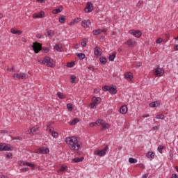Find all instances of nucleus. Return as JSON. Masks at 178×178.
Listing matches in <instances>:
<instances>
[{
    "instance_id": "obj_33",
    "label": "nucleus",
    "mask_w": 178,
    "mask_h": 178,
    "mask_svg": "<svg viewBox=\"0 0 178 178\" xmlns=\"http://www.w3.org/2000/svg\"><path fill=\"white\" fill-rule=\"evenodd\" d=\"M65 21H66V17H65L64 15L61 16V17L58 19L59 23H65Z\"/></svg>"
},
{
    "instance_id": "obj_11",
    "label": "nucleus",
    "mask_w": 178,
    "mask_h": 178,
    "mask_svg": "<svg viewBox=\"0 0 178 178\" xmlns=\"http://www.w3.org/2000/svg\"><path fill=\"white\" fill-rule=\"evenodd\" d=\"M125 44L129 47V48H134L137 46V42L133 39H129Z\"/></svg>"
},
{
    "instance_id": "obj_28",
    "label": "nucleus",
    "mask_w": 178,
    "mask_h": 178,
    "mask_svg": "<svg viewBox=\"0 0 178 178\" xmlns=\"http://www.w3.org/2000/svg\"><path fill=\"white\" fill-rule=\"evenodd\" d=\"M72 161L73 162H75V163H77V162H83V161H84V157L74 158Z\"/></svg>"
},
{
    "instance_id": "obj_58",
    "label": "nucleus",
    "mask_w": 178,
    "mask_h": 178,
    "mask_svg": "<svg viewBox=\"0 0 178 178\" xmlns=\"http://www.w3.org/2000/svg\"><path fill=\"white\" fill-rule=\"evenodd\" d=\"M159 129V127H158V126H154L153 127V130H158Z\"/></svg>"
},
{
    "instance_id": "obj_41",
    "label": "nucleus",
    "mask_w": 178,
    "mask_h": 178,
    "mask_svg": "<svg viewBox=\"0 0 178 178\" xmlns=\"http://www.w3.org/2000/svg\"><path fill=\"white\" fill-rule=\"evenodd\" d=\"M156 119H161V120H163V119H165V115H163V114L157 115Z\"/></svg>"
},
{
    "instance_id": "obj_13",
    "label": "nucleus",
    "mask_w": 178,
    "mask_h": 178,
    "mask_svg": "<svg viewBox=\"0 0 178 178\" xmlns=\"http://www.w3.org/2000/svg\"><path fill=\"white\" fill-rule=\"evenodd\" d=\"M19 165H22V166H29V168H32V169H35V165L29 163V162H24V161H19L18 162Z\"/></svg>"
},
{
    "instance_id": "obj_55",
    "label": "nucleus",
    "mask_w": 178,
    "mask_h": 178,
    "mask_svg": "<svg viewBox=\"0 0 178 178\" xmlns=\"http://www.w3.org/2000/svg\"><path fill=\"white\" fill-rule=\"evenodd\" d=\"M79 47H80V44H75V45L74 46V48L75 49H79Z\"/></svg>"
},
{
    "instance_id": "obj_10",
    "label": "nucleus",
    "mask_w": 178,
    "mask_h": 178,
    "mask_svg": "<svg viewBox=\"0 0 178 178\" xmlns=\"http://www.w3.org/2000/svg\"><path fill=\"white\" fill-rule=\"evenodd\" d=\"M93 10L94 6H92V3H91V2H88L84 9L85 13H90V12H92Z\"/></svg>"
},
{
    "instance_id": "obj_6",
    "label": "nucleus",
    "mask_w": 178,
    "mask_h": 178,
    "mask_svg": "<svg viewBox=\"0 0 178 178\" xmlns=\"http://www.w3.org/2000/svg\"><path fill=\"white\" fill-rule=\"evenodd\" d=\"M154 74L156 76V77H162L163 74H165V71L163 69L157 67L156 69L154 70Z\"/></svg>"
},
{
    "instance_id": "obj_5",
    "label": "nucleus",
    "mask_w": 178,
    "mask_h": 178,
    "mask_svg": "<svg viewBox=\"0 0 178 178\" xmlns=\"http://www.w3.org/2000/svg\"><path fill=\"white\" fill-rule=\"evenodd\" d=\"M106 151H108V146H106L103 149L95 150L94 154L98 156H105Z\"/></svg>"
},
{
    "instance_id": "obj_25",
    "label": "nucleus",
    "mask_w": 178,
    "mask_h": 178,
    "mask_svg": "<svg viewBox=\"0 0 178 178\" xmlns=\"http://www.w3.org/2000/svg\"><path fill=\"white\" fill-rule=\"evenodd\" d=\"M55 32L53 30H48L45 33L46 37H54Z\"/></svg>"
},
{
    "instance_id": "obj_16",
    "label": "nucleus",
    "mask_w": 178,
    "mask_h": 178,
    "mask_svg": "<svg viewBox=\"0 0 178 178\" xmlns=\"http://www.w3.org/2000/svg\"><path fill=\"white\" fill-rule=\"evenodd\" d=\"M94 54H95V56L98 58L99 56H101V55H102V49H101L98 47H95L94 48Z\"/></svg>"
},
{
    "instance_id": "obj_12",
    "label": "nucleus",
    "mask_w": 178,
    "mask_h": 178,
    "mask_svg": "<svg viewBox=\"0 0 178 178\" xmlns=\"http://www.w3.org/2000/svg\"><path fill=\"white\" fill-rule=\"evenodd\" d=\"M129 34H131L136 38H140L141 37V31L140 30H131L129 31Z\"/></svg>"
},
{
    "instance_id": "obj_59",
    "label": "nucleus",
    "mask_w": 178,
    "mask_h": 178,
    "mask_svg": "<svg viewBox=\"0 0 178 178\" xmlns=\"http://www.w3.org/2000/svg\"><path fill=\"white\" fill-rule=\"evenodd\" d=\"M21 139H22V137H20V136L15 137V138H14V140H21Z\"/></svg>"
},
{
    "instance_id": "obj_40",
    "label": "nucleus",
    "mask_w": 178,
    "mask_h": 178,
    "mask_svg": "<svg viewBox=\"0 0 178 178\" xmlns=\"http://www.w3.org/2000/svg\"><path fill=\"white\" fill-rule=\"evenodd\" d=\"M76 64L74 63V62H71V63H67V67H74V65H75Z\"/></svg>"
},
{
    "instance_id": "obj_34",
    "label": "nucleus",
    "mask_w": 178,
    "mask_h": 178,
    "mask_svg": "<svg viewBox=\"0 0 178 178\" xmlns=\"http://www.w3.org/2000/svg\"><path fill=\"white\" fill-rule=\"evenodd\" d=\"M101 33H102V31L100 29L95 30V31H92V33L94 34V35H98L101 34Z\"/></svg>"
},
{
    "instance_id": "obj_43",
    "label": "nucleus",
    "mask_w": 178,
    "mask_h": 178,
    "mask_svg": "<svg viewBox=\"0 0 178 178\" xmlns=\"http://www.w3.org/2000/svg\"><path fill=\"white\" fill-rule=\"evenodd\" d=\"M168 159L170 161H172V159H173V152L172 150L169 152Z\"/></svg>"
},
{
    "instance_id": "obj_60",
    "label": "nucleus",
    "mask_w": 178,
    "mask_h": 178,
    "mask_svg": "<svg viewBox=\"0 0 178 178\" xmlns=\"http://www.w3.org/2000/svg\"><path fill=\"white\" fill-rule=\"evenodd\" d=\"M174 49H175L176 51H178V44L174 47Z\"/></svg>"
},
{
    "instance_id": "obj_18",
    "label": "nucleus",
    "mask_w": 178,
    "mask_h": 178,
    "mask_svg": "<svg viewBox=\"0 0 178 178\" xmlns=\"http://www.w3.org/2000/svg\"><path fill=\"white\" fill-rule=\"evenodd\" d=\"M125 79L128 81H131V80H133V73H131V72L125 73Z\"/></svg>"
},
{
    "instance_id": "obj_39",
    "label": "nucleus",
    "mask_w": 178,
    "mask_h": 178,
    "mask_svg": "<svg viewBox=\"0 0 178 178\" xmlns=\"http://www.w3.org/2000/svg\"><path fill=\"white\" fill-rule=\"evenodd\" d=\"M143 3H144V1H143L142 0H140L138 3L136 4V8L138 9H140V8H141V5H143Z\"/></svg>"
},
{
    "instance_id": "obj_24",
    "label": "nucleus",
    "mask_w": 178,
    "mask_h": 178,
    "mask_svg": "<svg viewBox=\"0 0 178 178\" xmlns=\"http://www.w3.org/2000/svg\"><path fill=\"white\" fill-rule=\"evenodd\" d=\"M54 49L56 50V51H57L58 52H62V51H63V47H62V44H56L55 46H54Z\"/></svg>"
},
{
    "instance_id": "obj_35",
    "label": "nucleus",
    "mask_w": 178,
    "mask_h": 178,
    "mask_svg": "<svg viewBox=\"0 0 178 178\" xmlns=\"http://www.w3.org/2000/svg\"><path fill=\"white\" fill-rule=\"evenodd\" d=\"M99 60L102 63V65H105L107 62L106 58L104 57H100Z\"/></svg>"
},
{
    "instance_id": "obj_53",
    "label": "nucleus",
    "mask_w": 178,
    "mask_h": 178,
    "mask_svg": "<svg viewBox=\"0 0 178 178\" xmlns=\"http://www.w3.org/2000/svg\"><path fill=\"white\" fill-rule=\"evenodd\" d=\"M6 157L8 158V159H10V158H12V154H11V153H8V154L6 155Z\"/></svg>"
},
{
    "instance_id": "obj_31",
    "label": "nucleus",
    "mask_w": 178,
    "mask_h": 178,
    "mask_svg": "<svg viewBox=\"0 0 178 178\" xmlns=\"http://www.w3.org/2000/svg\"><path fill=\"white\" fill-rule=\"evenodd\" d=\"M46 130H47V133H50L51 134H52V133H54V127H52L49 125H47Z\"/></svg>"
},
{
    "instance_id": "obj_17",
    "label": "nucleus",
    "mask_w": 178,
    "mask_h": 178,
    "mask_svg": "<svg viewBox=\"0 0 178 178\" xmlns=\"http://www.w3.org/2000/svg\"><path fill=\"white\" fill-rule=\"evenodd\" d=\"M161 105V102L159 101H156V102H152L149 104L150 108H156Z\"/></svg>"
},
{
    "instance_id": "obj_8",
    "label": "nucleus",
    "mask_w": 178,
    "mask_h": 178,
    "mask_svg": "<svg viewBox=\"0 0 178 178\" xmlns=\"http://www.w3.org/2000/svg\"><path fill=\"white\" fill-rule=\"evenodd\" d=\"M35 154H49V149L47 147H40L39 149H36L34 151Z\"/></svg>"
},
{
    "instance_id": "obj_50",
    "label": "nucleus",
    "mask_w": 178,
    "mask_h": 178,
    "mask_svg": "<svg viewBox=\"0 0 178 178\" xmlns=\"http://www.w3.org/2000/svg\"><path fill=\"white\" fill-rule=\"evenodd\" d=\"M161 42H163V40L162 38H159L156 40V44H161Z\"/></svg>"
},
{
    "instance_id": "obj_62",
    "label": "nucleus",
    "mask_w": 178,
    "mask_h": 178,
    "mask_svg": "<svg viewBox=\"0 0 178 178\" xmlns=\"http://www.w3.org/2000/svg\"><path fill=\"white\" fill-rule=\"evenodd\" d=\"M37 1H38V2H40V3L45 2V0H37Z\"/></svg>"
},
{
    "instance_id": "obj_1",
    "label": "nucleus",
    "mask_w": 178,
    "mask_h": 178,
    "mask_svg": "<svg viewBox=\"0 0 178 178\" xmlns=\"http://www.w3.org/2000/svg\"><path fill=\"white\" fill-rule=\"evenodd\" d=\"M65 142L67 144L70 149H72V151H77L80 149L81 142H80L76 137H67L65 138Z\"/></svg>"
},
{
    "instance_id": "obj_64",
    "label": "nucleus",
    "mask_w": 178,
    "mask_h": 178,
    "mask_svg": "<svg viewBox=\"0 0 178 178\" xmlns=\"http://www.w3.org/2000/svg\"><path fill=\"white\" fill-rule=\"evenodd\" d=\"M1 178H9V177H6V176H5V175H2V176L1 177Z\"/></svg>"
},
{
    "instance_id": "obj_44",
    "label": "nucleus",
    "mask_w": 178,
    "mask_h": 178,
    "mask_svg": "<svg viewBox=\"0 0 178 178\" xmlns=\"http://www.w3.org/2000/svg\"><path fill=\"white\" fill-rule=\"evenodd\" d=\"M71 83H76V76L72 75L70 76Z\"/></svg>"
},
{
    "instance_id": "obj_32",
    "label": "nucleus",
    "mask_w": 178,
    "mask_h": 178,
    "mask_svg": "<svg viewBox=\"0 0 178 178\" xmlns=\"http://www.w3.org/2000/svg\"><path fill=\"white\" fill-rule=\"evenodd\" d=\"M108 91L110 94H116V92H118V90H116V88L113 87H110Z\"/></svg>"
},
{
    "instance_id": "obj_48",
    "label": "nucleus",
    "mask_w": 178,
    "mask_h": 178,
    "mask_svg": "<svg viewBox=\"0 0 178 178\" xmlns=\"http://www.w3.org/2000/svg\"><path fill=\"white\" fill-rule=\"evenodd\" d=\"M111 88V86H104L102 88L103 91H109V88Z\"/></svg>"
},
{
    "instance_id": "obj_26",
    "label": "nucleus",
    "mask_w": 178,
    "mask_h": 178,
    "mask_svg": "<svg viewBox=\"0 0 178 178\" xmlns=\"http://www.w3.org/2000/svg\"><path fill=\"white\" fill-rule=\"evenodd\" d=\"M115 58H116V51L113 52L112 54L108 56V60L111 62H113V60H115Z\"/></svg>"
},
{
    "instance_id": "obj_38",
    "label": "nucleus",
    "mask_w": 178,
    "mask_h": 178,
    "mask_svg": "<svg viewBox=\"0 0 178 178\" xmlns=\"http://www.w3.org/2000/svg\"><path fill=\"white\" fill-rule=\"evenodd\" d=\"M57 96L58 98H60V99H65V95H63L60 92H57Z\"/></svg>"
},
{
    "instance_id": "obj_45",
    "label": "nucleus",
    "mask_w": 178,
    "mask_h": 178,
    "mask_svg": "<svg viewBox=\"0 0 178 178\" xmlns=\"http://www.w3.org/2000/svg\"><path fill=\"white\" fill-rule=\"evenodd\" d=\"M96 124L99 126H102V124H104V120H98L97 121H96Z\"/></svg>"
},
{
    "instance_id": "obj_14",
    "label": "nucleus",
    "mask_w": 178,
    "mask_h": 178,
    "mask_svg": "<svg viewBox=\"0 0 178 178\" xmlns=\"http://www.w3.org/2000/svg\"><path fill=\"white\" fill-rule=\"evenodd\" d=\"M42 17H45V13H44V11H40L38 13H35L33 15V19H42Z\"/></svg>"
},
{
    "instance_id": "obj_9",
    "label": "nucleus",
    "mask_w": 178,
    "mask_h": 178,
    "mask_svg": "<svg viewBox=\"0 0 178 178\" xmlns=\"http://www.w3.org/2000/svg\"><path fill=\"white\" fill-rule=\"evenodd\" d=\"M42 48V46L41 45V44H40L38 42L33 43V49L35 54H38L41 51Z\"/></svg>"
},
{
    "instance_id": "obj_19",
    "label": "nucleus",
    "mask_w": 178,
    "mask_h": 178,
    "mask_svg": "<svg viewBox=\"0 0 178 178\" xmlns=\"http://www.w3.org/2000/svg\"><path fill=\"white\" fill-rule=\"evenodd\" d=\"M120 113H122V115H126V113H127V106H121V108H120Z\"/></svg>"
},
{
    "instance_id": "obj_51",
    "label": "nucleus",
    "mask_w": 178,
    "mask_h": 178,
    "mask_svg": "<svg viewBox=\"0 0 178 178\" xmlns=\"http://www.w3.org/2000/svg\"><path fill=\"white\" fill-rule=\"evenodd\" d=\"M67 169V167L66 166H62L61 168L60 169V172H65Z\"/></svg>"
},
{
    "instance_id": "obj_49",
    "label": "nucleus",
    "mask_w": 178,
    "mask_h": 178,
    "mask_svg": "<svg viewBox=\"0 0 178 178\" xmlns=\"http://www.w3.org/2000/svg\"><path fill=\"white\" fill-rule=\"evenodd\" d=\"M162 149H163V146L162 145L159 146L157 148V151H159L160 154H162Z\"/></svg>"
},
{
    "instance_id": "obj_20",
    "label": "nucleus",
    "mask_w": 178,
    "mask_h": 178,
    "mask_svg": "<svg viewBox=\"0 0 178 178\" xmlns=\"http://www.w3.org/2000/svg\"><path fill=\"white\" fill-rule=\"evenodd\" d=\"M38 130V127H33L31 128L30 130L27 131V134H31L33 135L34 133H35Z\"/></svg>"
},
{
    "instance_id": "obj_46",
    "label": "nucleus",
    "mask_w": 178,
    "mask_h": 178,
    "mask_svg": "<svg viewBox=\"0 0 178 178\" xmlns=\"http://www.w3.org/2000/svg\"><path fill=\"white\" fill-rule=\"evenodd\" d=\"M67 108L68 109V111H73V105L72 104H68L67 105Z\"/></svg>"
},
{
    "instance_id": "obj_57",
    "label": "nucleus",
    "mask_w": 178,
    "mask_h": 178,
    "mask_svg": "<svg viewBox=\"0 0 178 178\" xmlns=\"http://www.w3.org/2000/svg\"><path fill=\"white\" fill-rule=\"evenodd\" d=\"M148 177V174H145L142 176V178H147Z\"/></svg>"
},
{
    "instance_id": "obj_42",
    "label": "nucleus",
    "mask_w": 178,
    "mask_h": 178,
    "mask_svg": "<svg viewBox=\"0 0 178 178\" xmlns=\"http://www.w3.org/2000/svg\"><path fill=\"white\" fill-rule=\"evenodd\" d=\"M129 163H137V159L129 158Z\"/></svg>"
},
{
    "instance_id": "obj_30",
    "label": "nucleus",
    "mask_w": 178,
    "mask_h": 178,
    "mask_svg": "<svg viewBox=\"0 0 178 178\" xmlns=\"http://www.w3.org/2000/svg\"><path fill=\"white\" fill-rule=\"evenodd\" d=\"M76 56H78V58L81 59V60H83V59L86 58V54L83 53H78L76 54Z\"/></svg>"
},
{
    "instance_id": "obj_7",
    "label": "nucleus",
    "mask_w": 178,
    "mask_h": 178,
    "mask_svg": "<svg viewBox=\"0 0 178 178\" xmlns=\"http://www.w3.org/2000/svg\"><path fill=\"white\" fill-rule=\"evenodd\" d=\"M0 151H13V147L10 145L0 143Z\"/></svg>"
},
{
    "instance_id": "obj_36",
    "label": "nucleus",
    "mask_w": 178,
    "mask_h": 178,
    "mask_svg": "<svg viewBox=\"0 0 178 178\" xmlns=\"http://www.w3.org/2000/svg\"><path fill=\"white\" fill-rule=\"evenodd\" d=\"M79 123V119L76 118L72 120V122H70L71 126H74V124H77Z\"/></svg>"
},
{
    "instance_id": "obj_2",
    "label": "nucleus",
    "mask_w": 178,
    "mask_h": 178,
    "mask_svg": "<svg viewBox=\"0 0 178 178\" xmlns=\"http://www.w3.org/2000/svg\"><path fill=\"white\" fill-rule=\"evenodd\" d=\"M101 101L102 99L100 97H93L92 98V102L89 104L90 108L97 109V106H98L99 104H101Z\"/></svg>"
},
{
    "instance_id": "obj_29",
    "label": "nucleus",
    "mask_w": 178,
    "mask_h": 178,
    "mask_svg": "<svg viewBox=\"0 0 178 178\" xmlns=\"http://www.w3.org/2000/svg\"><path fill=\"white\" fill-rule=\"evenodd\" d=\"M110 126L109 124H104V122L103 123V124L102 125L101 127V130H108V129H109Z\"/></svg>"
},
{
    "instance_id": "obj_54",
    "label": "nucleus",
    "mask_w": 178,
    "mask_h": 178,
    "mask_svg": "<svg viewBox=\"0 0 178 178\" xmlns=\"http://www.w3.org/2000/svg\"><path fill=\"white\" fill-rule=\"evenodd\" d=\"M94 92H95V94H98V92H99V89H98V88L95 89Z\"/></svg>"
},
{
    "instance_id": "obj_37",
    "label": "nucleus",
    "mask_w": 178,
    "mask_h": 178,
    "mask_svg": "<svg viewBox=\"0 0 178 178\" xmlns=\"http://www.w3.org/2000/svg\"><path fill=\"white\" fill-rule=\"evenodd\" d=\"M87 42H88V40L83 39L82 42H81V45H82L83 47H86V45H87Z\"/></svg>"
},
{
    "instance_id": "obj_21",
    "label": "nucleus",
    "mask_w": 178,
    "mask_h": 178,
    "mask_svg": "<svg viewBox=\"0 0 178 178\" xmlns=\"http://www.w3.org/2000/svg\"><path fill=\"white\" fill-rule=\"evenodd\" d=\"M80 20L81 19L79 17L74 19L70 22V23L69 24V26H74L76 24L79 23Z\"/></svg>"
},
{
    "instance_id": "obj_4",
    "label": "nucleus",
    "mask_w": 178,
    "mask_h": 178,
    "mask_svg": "<svg viewBox=\"0 0 178 178\" xmlns=\"http://www.w3.org/2000/svg\"><path fill=\"white\" fill-rule=\"evenodd\" d=\"M14 80H26L27 74L25 73H15L13 75Z\"/></svg>"
},
{
    "instance_id": "obj_22",
    "label": "nucleus",
    "mask_w": 178,
    "mask_h": 178,
    "mask_svg": "<svg viewBox=\"0 0 178 178\" xmlns=\"http://www.w3.org/2000/svg\"><path fill=\"white\" fill-rule=\"evenodd\" d=\"M146 156L147 158H148L149 159H154V158H155V153L152 152H148L146 154Z\"/></svg>"
},
{
    "instance_id": "obj_27",
    "label": "nucleus",
    "mask_w": 178,
    "mask_h": 178,
    "mask_svg": "<svg viewBox=\"0 0 178 178\" xmlns=\"http://www.w3.org/2000/svg\"><path fill=\"white\" fill-rule=\"evenodd\" d=\"M63 9L62 7H59L57 9H54L52 11L53 15H58V13H60V12H62Z\"/></svg>"
},
{
    "instance_id": "obj_47",
    "label": "nucleus",
    "mask_w": 178,
    "mask_h": 178,
    "mask_svg": "<svg viewBox=\"0 0 178 178\" xmlns=\"http://www.w3.org/2000/svg\"><path fill=\"white\" fill-rule=\"evenodd\" d=\"M51 136L54 138H58V132L53 131Z\"/></svg>"
},
{
    "instance_id": "obj_63",
    "label": "nucleus",
    "mask_w": 178,
    "mask_h": 178,
    "mask_svg": "<svg viewBox=\"0 0 178 178\" xmlns=\"http://www.w3.org/2000/svg\"><path fill=\"white\" fill-rule=\"evenodd\" d=\"M143 118H149V114H145L143 115Z\"/></svg>"
},
{
    "instance_id": "obj_52",
    "label": "nucleus",
    "mask_w": 178,
    "mask_h": 178,
    "mask_svg": "<svg viewBox=\"0 0 178 178\" xmlns=\"http://www.w3.org/2000/svg\"><path fill=\"white\" fill-rule=\"evenodd\" d=\"M95 124H97L96 122H90L89 124V126H90V127H94V126H95Z\"/></svg>"
},
{
    "instance_id": "obj_56",
    "label": "nucleus",
    "mask_w": 178,
    "mask_h": 178,
    "mask_svg": "<svg viewBox=\"0 0 178 178\" xmlns=\"http://www.w3.org/2000/svg\"><path fill=\"white\" fill-rule=\"evenodd\" d=\"M88 70H91L92 72H94L95 68H94V67H88Z\"/></svg>"
},
{
    "instance_id": "obj_61",
    "label": "nucleus",
    "mask_w": 178,
    "mask_h": 178,
    "mask_svg": "<svg viewBox=\"0 0 178 178\" xmlns=\"http://www.w3.org/2000/svg\"><path fill=\"white\" fill-rule=\"evenodd\" d=\"M140 66H141V63H138L136 64V67H140Z\"/></svg>"
},
{
    "instance_id": "obj_23",
    "label": "nucleus",
    "mask_w": 178,
    "mask_h": 178,
    "mask_svg": "<svg viewBox=\"0 0 178 178\" xmlns=\"http://www.w3.org/2000/svg\"><path fill=\"white\" fill-rule=\"evenodd\" d=\"M10 33H12V34H17V35H20L23 31L15 29H11Z\"/></svg>"
},
{
    "instance_id": "obj_15",
    "label": "nucleus",
    "mask_w": 178,
    "mask_h": 178,
    "mask_svg": "<svg viewBox=\"0 0 178 178\" xmlns=\"http://www.w3.org/2000/svg\"><path fill=\"white\" fill-rule=\"evenodd\" d=\"M81 26L83 29H88L91 26V21L90 19H84L81 22Z\"/></svg>"
},
{
    "instance_id": "obj_3",
    "label": "nucleus",
    "mask_w": 178,
    "mask_h": 178,
    "mask_svg": "<svg viewBox=\"0 0 178 178\" xmlns=\"http://www.w3.org/2000/svg\"><path fill=\"white\" fill-rule=\"evenodd\" d=\"M42 63L43 65H45L46 66H48V67H55V64H54V60L48 56L44 58V59L42 60Z\"/></svg>"
}]
</instances>
